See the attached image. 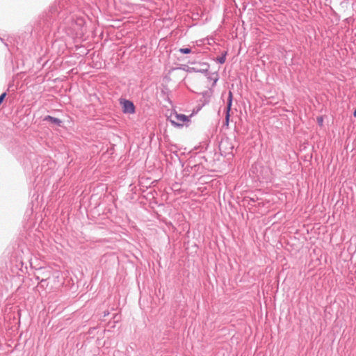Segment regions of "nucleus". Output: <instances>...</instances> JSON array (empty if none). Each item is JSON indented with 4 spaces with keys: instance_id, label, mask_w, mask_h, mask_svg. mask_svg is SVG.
I'll return each instance as SVG.
<instances>
[{
    "instance_id": "1",
    "label": "nucleus",
    "mask_w": 356,
    "mask_h": 356,
    "mask_svg": "<svg viewBox=\"0 0 356 356\" xmlns=\"http://www.w3.org/2000/svg\"><path fill=\"white\" fill-rule=\"evenodd\" d=\"M72 10H67L65 7L63 1L54 2L50 6L47 12L44 13L41 19V22L44 26L49 28L58 19L63 18L67 13H71Z\"/></svg>"
},
{
    "instance_id": "2",
    "label": "nucleus",
    "mask_w": 356,
    "mask_h": 356,
    "mask_svg": "<svg viewBox=\"0 0 356 356\" xmlns=\"http://www.w3.org/2000/svg\"><path fill=\"white\" fill-rule=\"evenodd\" d=\"M202 97L198 100L196 106V112L200 111L205 105L209 104L213 95V90L209 89L200 93Z\"/></svg>"
},
{
    "instance_id": "3",
    "label": "nucleus",
    "mask_w": 356,
    "mask_h": 356,
    "mask_svg": "<svg viewBox=\"0 0 356 356\" xmlns=\"http://www.w3.org/2000/svg\"><path fill=\"white\" fill-rule=\"evenodd\" d=\"M234 148V145L232 144V141L229 138H225L222 139L219 145V149L221 152L222 154L225 155H229L232 154L233 155V149Z\"/></svg>"
},
{
    "instance_id": "4",
    "label": "nucleus",
    "mask_w": 356,
    "mask_h": 356,
    "mask_svg": "<svg viewBox=\"0 0 356 356\" xmlns=\"http://www.w3.org/2000/svg\"><path fill=\"white\" fill-rule=\"evenodd\" d=\"M189 121V117L184 114H177L171 116L170 122L175 127H182L184 122Z\"/></svg>"
},
{
    "instance_id": "5",
    "label": "nucleus",
    "mask_w": 356,
    "mask_h": 356,
    "mask_svg": "<svg viewBox=\"0 0 356 356\" xmlns=\"http://www.w3.org/2000/svg\"><path fill=\"white\" fill-rule=\"evenodd\" d=\"M232 99H233V95L232 92L231 91L229 92L227 102V106L225 108V119L223 124L224 127H228L229 123V118H230V111L232 109Z\"/></svg>"
},
{
    "instance_id": "6",
    "label": "nucleus",
    "mask_w": 356,
    "mask_h": 356,
    "mask_svg": "<svg viewBox=\"0 0 356 356\" xmlns=\"http://www.w3.org/2000/svg\"><path fill=\"white\" fill-rule=\"evenodd\" d=\"M122 106V111L124 113L133 114L136 111V107L134 103L128 99H122L120 102Z\"/></svg>"
},
{
    "instance_id": "7",
    "label": "nucleus",
    "mask_w": 356,
    "mask_h": 356,
    "mask_svg": "<svg viewBox=\"0 0 356 356\" xmlns=\"http://www.w3.org/2000/svg\"><path fill=\"white\" fill-rule=\"evenodd\" d=\"M201 67H189L188 69V72H199L202 74L208 73L209 69V65L207 63H203L201 65Z\"/></svg>"
},
{
    "instance_id": "8",
    "label": "nucleus",
    "mask_w": 356,
    "mask_h": 356,
    "mask_svg": "<svg viewBox=\"0 0 356 356\" xmlns=\"http://www.w3.org/2000/svg\"><path fill=\"white\" fill-rule=\"evenodd\" d=\"M43 121H47L52 124H54L57 127H62L63 125V121L57 118L51 116V115H47L44 118Z\"/></svg>"
},
{
    "instance_id": "9",
    "label": "nucleus",
    "mask_w": 356,
    "mask_h": 356,
    "mask_svg": "<svg viewBox=\"0 0 356 356\" xmlns=\"http://www.w3.org/2000/svg\"><path fill=\"white\" fill-rule=\"evenodd\" d=\"M205 76L207 77V79L210 81H213V86H215L216 84V82L218 80V74L217 73H213V74H205Z\"/></svg>"
},
{
    "instance_id": "10",
    "label": "nucleus",
    "mask_w": 356,
    "mask_h": 356,
    "mask_svg": "<svg viewBox=\"0 0 356 356\" xmlns=\"http://www.w3.org/2000/svg\"><path fill=\"white\" fill-rule=\"evenodd\" d=\"M227 54V51L222 52L220 56L216 58V61L220 64H223L225 62Z\"/></svg>"
},
{
    "instance_id": "11",
    "label": "nucleus",
    "mask_w": 356,
    "mask_h": 356,
    "mask_svg": "<svg viewBox=\"0 0 356 356\" xmlns=\"http://www.w3.org/2000/svg\"><path fill=\"white\" fill-rule=\"evenodd\" d=\"M179 51L183 54H190L191 52V48H188V47H186V48H180Z\"/></svg>"
},
{
    "instance_id": "12",
    "label": "nucleus",
    "mask_w": 356,
    "mask_h": 356,
    "mask_svg": "<svg viewBox=\"0 0 356 356\" xmlns=\"http://www.w3.org/2000/svg\"><path fill=\"white\" fill-rule=\"evenodd\" d=\"M7 95V93L6 92H3L1 95H0V105L2 104V102H3L5 97H6Z\"/></svg>"
},
{
    "instance_id": "13",
    "label": "nucleus",
    "mask_w": 356,
    "mask_h": 356,
    "mask_svg": "<svg viewBox=\"0 0 356 356\" xmlns=\"http://www.w3.org/2000/svg\"><path fill=\"white\" fill-rule=\"evenodd\" d=\"M317 122L318 124L320 125V126H322L323 125V118L322 116H320V117H318L317 118Z\"/></svg>"
},
{
    "instance_id": "14",
    "label": "nucleus",
    "mask_w": 356,
    "mask_h": 356,
    "mask_svg": "<svg viewBox=\"0 0 356 356\" xmlns=\"http://www.w3.org/2000/svg\"><path fill=\"white\" fill-rule=\"evenodd\" d=\"M353 116L355 118H356V108L355 109L354 112H353Z\"/></svg>"
},
{
    "instance_id": "15",
    "label": "nucleus",
    "mask_w": 356,
    "mask_h": 356,
    "mask_svg": "<svg viewBox=\"0 0 356 356\" xmlns=\"http://www.w3.org/2000/svg\"><path fill=\"white\" fill-rule=\"evenodd\" d=\"M44 282H46V280L42 279V280H40V282H41V283Z\"/></svg>"
},
{
    "instance_id": "16",
    "label": "nucleus",
    "mask_w": 356,
    "mask_h": 356,
    "mask_svg": "<svg viewBox=\"0 0 356 356\" xmlns=\"http://www.w3.org/2000/svg\"><path fill=\"white\" fill-rule=\"evenodd\" d=\"M36 279H37V280H40L39 277H37Z\"/></svg>"
},
{
    "instance_id": "17",
    "label": "nucleus",
    "mask_w": 356,
    "mask_h": 356,
    "mask_svg": "<svg viewBox=\"0 0 356 356\" xmlns=\"http://www.w3.org/2000/svg\"><path fill=\"white\" fill-rule=\"evenodd\" d=\"M107 314H108V313H105L104 316H106Z\"/></svg>"
}]
</instances>
